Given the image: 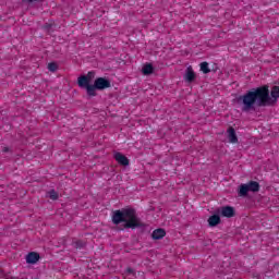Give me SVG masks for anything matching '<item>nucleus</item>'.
<instances>
[{
    "label": "nucleus",
    "mask_w": 279,
    "mask_h": 279,
    "mask_svg": "<svg viewBox=\"0 0 279 279\" xmlns=\"http://www.w3.org/2000/svg\"><path fill=\"white\" fill-rule=\"evenodd\" d=\"M279 98V87H272L269 97V87L263 86L258 87L252 92H247L245 95L240 97V101H242V110L244 112H250V110H254V106H274Z\"/></svg>",
    "instance_id": "obj_1"
},
{
    "label": "nucleus",
    "mask_w": 279,
    "mask_h": 279,
    "mask_svg": "<svg viewBox=\"0 0 279 279\" xmlns=\"http://www.w3.org/2000/svg\"><path fill=\"white\" fill-rule=\"evenodd\" d=\"M112 221L114 226H119V223H124L123 228L136 230V228H142L143 223L138 216H136V211L132 208L116 210L112 215Z\"/></svg>",
    "instance_id": "obj_2"
},
{
    "label": "nucleus",
    "mask_w": 279,
    "mask_h": 279,
    "mask_svg": "<svg viewBox=\"0 0 279 279\" xmlns=\"http://www.w3.org/2000/svg\"><path fill=\"white\" fill-rule=\"evenodd\" d=\"M259 189H260V185L258 184V182L251 181L246 184L240 185L239 194L241 195V197H245V195H247V193H250V191L252 193H257V191H259Z\"/></svg>",
    "instance_id": "obj_3"
},
{
    "label": "nucleus",
    "mask_w": 279,
    "mask_h": 279,
    "mask_svg": "<svg viewBox=\"0 0 279 279\" xmlns=\"http://www.w3.org/2000/svg\"><path fill=\"white\" fill-rule=\"evenodd\" d=\"M95 78V72H88L87 75H82L77 78L80 88H87L90 86V82Z\"/></svg>",
    "instance_id": "obj_4"
},
{
    "label": "nucleus",
    "mask_w": 279,
    "mask_h": 279,
    "mask_svg": "<svg viewBox=\"0 0 279 279\" xmlns=\"http://www.w3.org/2000/svg\"><path fill=\"white\" fill-rule=\"evenodd\" d=\"M94 85L98 90H104V88H110V81L99 77L95 81Z\"/></svg>",
    "instance_id": "obj_5"
},
{
    "label": "nucleus",
    "mask_w": 279,
    "mask_h": 279,
    "mask_svg": "<svg viewBox=\"0 0 279 279\" xmlns=\"http://www.w3.org/2000/svg\"><path fill=\"white\" fill-rule=\"evenodd\" d=\"M114 159L119 165H122V167H128V165H130V159H128V157L121 153H116Z\"/></svg>",
    "instance_id": "obj_6"
},
{
    "label": "nucleus",
    "mask_w": 279,
    "mask_h": 279,
    "mask_svg": "<svg viewBox=\"0 0 279 279\" xmlns=\"http://www.w3.org/2000/svg\"><path fill=\"white\" fill-rule=\"evenodd\" d=\"M195 72L193 71V68L192 66H189L185 71V74H184V80L191 84L192 82H195Z\"/></svg>",
    "instance_id": "obj_7"
},
{
    "label": "nucleus",
    "mask_w": 279,
    "mask_h": 279,
    "mask_svg": "<svg viewBox=\"0 0 279 279\" xmlns=\"http://www.w3.org/2000/svg\"><path fill=\"white\" fill-rule=\"evenodd\" d=\"M37 260H40L38 253L32 252L26 255V263H28V265H36Z\"/></svg>",
    "instance_id": "obj_8"
},
{
    "label": "nucleus",
    "mask_w": 279,
    "mask_h": 279,
    "mask_svg": "<svg viewBox=\"0 0 279 279\" xmlns=\"http://www.w3.org/2000/svg\"><path fill=\"white\" fill-rule=\"evenodd\" d=\"M227 133L229 143H239V137H236V132L234 131V128H229Z\"/></svg>",
    "instance_id": "obj_9"
},
{
    "label": "nucleus",
    "mask_w": 279,
    "mask_h": 279,
    "mask_svg": "<svg viewBox=\"0 0 279 279\" xmlns=\"http://www.w3.org/2000/svg\"><path fill=\"white\" fill-rule=\"evenodd\" d=\"M222 217H234V208L230 207V206H226V207H222L221 210H220Z\"/></svg>",
    "instance_id": "obj_10"
},
{
    "label": "nucleus",
    "mask_w": 279,
    "mask_h": 279,
    "mask_svg": "<svg viewBox=\"0 0 279 279\" xmlns=\"http://www.w3.org/2000/svg\"><path fill=\"white\" fill-rule=\"evenodd\" d=\"M166 234H167V232H165L163 229H157V230L153 231L151 236H153V239H154L155 241H158V240H160V239H165V235H166Z\"/></svg>",
    "instance_id": "obj_11"
},
{
    "label": "nucleus",
    "mask_w": 279,
    "mask_h": 279,
    "mask_svg": "<svg viewBox=\"0 0 279 279\" xmlns=\"http://www.w3.org/2000/svg\"><path fill=\"white\" fill-rule=\"evenodd\" d=\"M220 222H221V218L217 215H214V216L208 218V225L211 228H215V226H219Z\"/></svg>",
    "instance_id": "obj_12"
},
{
    "label": "nucleus",
    "mask_w": 279,
    "mask_h": 279,
    "mask_svg": "<svg viewBox=\"0 0 279 279\" xmlns=\"http://www.w3.org/2000/svg\"><path fill=\"white\" fill-rule=\"evenodd\" d=\"M143 75H151L154 73V65L151 63H147L142 69Z\"/></svg>",
    "instance_id": "obj_13"
},
{
    "label": "nucleus",
    "mask_w": 279,
    "mask_h": 279,
    "mask_svg": "<svg viewBox=\"0 0 279 279\" xmlns=\"http://www.w3.org/2000/svg\"><path fill=\"white\" fill-rule=\"evenodd\" d=\"M85 89L87 90V95H89L90 97H95V90L97 89L95 84H89L87 87H85Z\"/></svg>",
    "instance_id": "obj_14"
},
{
    "label": "nucleus",
    "mask_w": 279,
    "mask_h": 279,
    "mask_svg": "<svg viewBox=\"0 0 279 279\" xmlns=\"http://www.w3.org/2000/svg\"><path fill=\"white\" fill-rule=\"evenodd\" d=\"M201 71L205 74L210 73V68H208V62L201 63Z\"/></svg>",
    "instance_id": "obj_15"
},
{
    "label": "nucleus",
    "mask_w": 279,
    "mask_h": 279,
    "mask_svg": "<svg viewBox=\"0 0 279 279\" xmlns=\"http://www.w3.org/2000/svg\"><path fill=\"white\" fill-rule=\"evenodd\" d=\"M48 70H50L51 71V73H56V71H58V64H56V63H49L48 64Z\"/></svg>",
    "instance_id": "obj_16"
},
{
    "label": "nucleus",
    "mask_w": 279,
    "mask_h": 279,
    "mask_svg": "<svg viewBox=\"0 0 279 279\" xmlns=\"http://www.w3.org/2000/svg\"><path fill=\"white\" fill-rule=\"evenodd\" d=\"M49 197H50V199H53V201H56V199H58V192H56V191H50L49 192Z\"/></svg>",
    "instance_id": "obj_17"
},
{
    "label": "nucleus",
    "mask_w": 279,
    "mask_h": 279,
    "mask_svg": "<svg viewBox=\"0 0 279 279\" xmlns=\"http://www.w3.org/2000/svg\"><path fill=\"white\" fill-rule=\"evenodd\" d=\"M126 271H128V274H134V269H132V268H128Z\"/></svg>",
    "instance_id": "obj_18"
},
{
    "label": "nucleus",
    "mask_w": 279,
    "mask_h": 279,
    "mask_svg": "<svg viewBox=\"0 0 279 279\" xmlns=\"http://www.w3.org/2000/svg\"><path fill=\"white\" fill-rule=\"evenodd\" d=\"M2 151H4V153L10 151V148L4 147V148L2 149Z\"/></svg>",
    "instance_id": "obj_19"
},
{
    "label": "nucleus",
    "mask_w": 279,
    "mask_h": 279,
    "mask_svg": "<svg viewBox=\"0 0 279 279\" xmlns=\"http://www.w3.org/2000/svg\"><path fill=\"white\" fill-rule=\"evenodd\" d=\"M76 247H82V245H80V242L76 243Z\"/></svg>",
    "instance_id": "obj_20"
}]
</instances>
